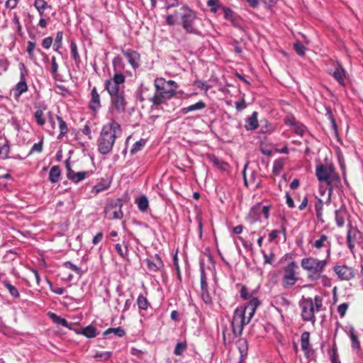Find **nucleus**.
I'll return each instance as SVG.
<instances>
[{
	"instance_id": "f257e3e1",
	"label": "nucleus",
	"mask_w": 363,
	"mask_h": 363,
	"mask_svg": "<svg viewBox=\"0 0 363 363\" xmlns=\"http://www.w3.org/2000/svg\"><path fill=\"white\" fill-rule=\"evenodd\" d=\"M257 294L255 290L250 291L245 286H242L240 297L243 300H248V303L245 306L236 308L234 311L231 327L235 336H240L242 333L244 326L250 323L256 309L261 304Z\"/></svg>"
},
{
	"instance_id": "f03ea898",
	"label": "nucleus",
	"mask_w": 363,
	"mask_h": 363,
	"mask_svg": "<svg viewBox=\"0 0 363 363\" xmlns=\"http://www.w3.org/2000/svg\"><path fill=\"white\" fill-rule=\"evenodd\" d=\"M122 130L121 125L115 121L104 125L98 139V150L102 155H107L111 152L116 139L121 136Z\"/></svg>"
},
{
	"instance_id": "7ed1b4c3",
	"label": "nucleus",
	"mask_w": 363,
	"mask_h": 363,
	"mask_svg": "<svg viewBox=\"0 0 363 363\" xmlns=\"http://www.w3.org/2000/svg\"><path fill=\"white\" fill-rule=\"evenodd\" d=\"M315 175L319 182H326L329 197L331 196L334 188H340L342 186L340 177L335 172V168L332 164H319L316 165Z\"/></svg>"
},
{
	"instance_id": "20e7f679",
	"label": "nucleus",
	"mask_w": 363,
	"mask_h": 363,
	"mask_svg": "<svg viewBox=\"0 0 363 363\" xmlns=\"http://www.w3.org/2000/svg\"><path fill=\"white\" fill-rule=\"evenodd\" d=\"M300 307L302 320L314 324L316 321L315 313L319 312L323 308V298L317 295L314 298H304L300 303Z\"/></svg>"
},
{
	"instance_id": "39448f33",
	"label": "nucleus",
	"mask_w": 363,
	"mask_h": 363,
	"mask_svg": "<svg viewBox=\"0 0 363 363\" xmlns=\"http://www.w3.org/2000/svg\"><path fill=\"white\" fill-rule=\"evenodd\" d=\"M327 257L325 259H319L313 257H303L301 261L302 269L308 272L307 278L310 281H315V276L323 273L326 266L328 264Z\"/></svg>"
},
{
	"instance_id": "423d86ee",
	"label": "nucleus",
	"mask_w": 363,
	"mask_h": 363,
	"mask_svg": "<svg viewBox=\"0 0 363 363\" xmlns=\"http://www.w3.org/2000/svg\"><path fill=\"white\" fill-rule=\"evenodd\" d=\"M182 9L184 11L181 16V24L183 29L188 33L201 36L202 33L196 26V22L201 20L197 17L196 13L186 6H182Z\"/></svg>"
},
{
	"instance_id": "0eeeda50",
	"label": "nucleus",
	"mask_w": 363,
	"mask_h": 363,
	"mask_svg": "<svg viewBox=\"0 0 363 363\" xmlns=\"http://www.w3.org/2000/svg\"><path fill=\"white\" fill-rule=\"evenodd\" d=\"M311 247L315 249V254L325 251L326 257L330 259L332 253V241L330 238L324 233H320L308 240Z\"/></svg>"
},
{
	"instance_id": "6e6552de",
	"label": "nucleus",
	"mask_w": 363,
	"mask_h": 363,
	"mask_svg": "<svg viewBox=\"0 0 363 363\" xmlns=\"http://www.w3.org/2000/svg\"><path fill=\"white\" fill-rule=\"evenodd\" d=\"M298 266L294 260H291L284 267V276L281 284L284 289L293 286L298 280Z\"/></svg>"
},
{
	"instance_id": "1a4fd4ad",
	"label": "nucleus",
	"mask_w": 363,
	"mask_h": 363,
	"mask_svg": "<svg viewBox=\"0 0 363 363\" xmlns=\"http://www.w3.org/2000/svg\"><path fill=\"white\" fill-rule=\"evenodd\" d=\"M161 83L162 81H154L155 91L150 99L152 105L155 106L164 104L167 100L172 98V92L164 91V86Z\"/></svg>"
},
{
	"instance_id": "9d476101",
	"label": "nucleus",
	"mask_w": 363,
	"mask_h": 363,
	"mask_svg": "<svg viewBox=\"0 0 363 363\" xmlns=\"http://www.w3.org/2000/svg\"><path fill=\"white\" fill-rule=\"evenodd\" d=\"M82 270L79 267L73 264L71 262H65L62 264L60 275L62 280L65 281H72L78 279L82 275Z\"/></svg>"
},
{
	"instance_id": "9b49d317",
	"label": "nucleus",
	"mask_w": 363,
	"mask_h": 363,
	"mask_svg": "<svg viewBox=\"0 0 363 363\" xmlns=\"http://www.w3.org/2000/svg\"><path fill=\"white\" fill-rule=\"evenodd\" d=\"M122 206L123 203L120 199L111 200L105 207V216L109 220L121 219L123 216Z\"/></svg>"
},
{
	"instance_id": "f8f14e48",
	"label": "nucleus",
	"mask_w": 363,
	"mask_h": 363,
	"mask_svg": "<svg viewBox=\"0 0 363 363\" xmlns=\"http://www.w3.org/2000/svg\"><path fill=\"white\" fill-rule=\"evenodd\" d=\"M328 73L337 81L341 87H346L348 74L340 62L335 61L334 62V69L330 70Z\"/></svg>"
},
{
	"instance_id": "ddd939ff",
	"label": "nucleus",
	"mask_w": 363,
	"mask_h": 363,
	"mask_svg": "<svg viewBox=\"0 0 363 363\" xmlns=\"http://www.w3.org/2000/svg\"><path fill=\"white\" fill-rule=\"evenodd\" d=\"M20 69V81L14 87V96L19 97L23 93L28 91V85L26 80V76L28 74V70L26 69L23 63L19 65Z\"/></svg>"
},
{
	"instance_id": "4468645a",
	"label": "nucleus",
	"mask_w": 363,
	"mask_h": 363,
	"mask_svg": "<svg viewBox=\"0 0 363 363\" xmlns=\"http://www.w3.org/2000/svg\"><path fill=\"white\" fill-rule=\"evenodd\" d=\"M333 270L338 279L342 281H350L356 275V270L345 264L336 265L333 267Z\"/></svg>"
},
{
	"instance_id": "2eb2a0df",
	"label": "nucleus",
	"mask_w": 363,
	"mask_h": 363,
	"mask_svg": "<svg viewBox=\"0 0 363 363\" xmlns=\"http://www.w3.org/2000/svg\"><path fill=\"white\" fill-rule=\"evenodd\" d=\"M201 296L203 302L206 304H210L212 302L211 296L208 291L207 277L204 270L203 264L201 263Z\"/></svg>"
},
{
	"instance_id": "dca6fc26",
	"label": "nucleus",
	"mask_w": 363,
	"mask_h": 363,
	"mask_svg": "<svg viewBox=\"0 0 363 363\" xmlns=\"http://www.w3.org/2000/svg\"><path fill=\"white\" fill-rule=\"evenodd\" d=\"M349 216L350 214L345 205H341L338 209L335 211V220L337 226L338 228L343 227Z\"/></svg>"
},
{
	"instance_id": "f3484780",
	"label": "nucleus",
	"mask_w": 363,
	"mask_h": 363,
	"mask_svg": "<svg viewBox=\"0 0 363 363\" xmlns=\"http://www.w3.org/2000/svg\"><path fill=\"white\" fill-rule=\"evenodd\" d=\"M111 104L118 113H123L125 110L126 101L124 97V92L117 94L111 96Z\"/></svg>"
},
{
	"instance_id": "a211bd4d",
	"label": "nucleus",
	"mask_w": 363,
	"mask_h": 363,
	"mask_svg": "<svg viewBox=\"0 0 363 363\" xmlns=\"http://www.w3.org/2000/svg\"><path fill=\"white\" fill-rule=\"evenodd\" d=\"M67 177L74 183H78L85 178V172H74L72 168L69 160L65 161Z\"/></svg>"
},
{
	"instance_id": "6ab92c4d",
	"label": "nucleus",
	"mask_w": 363,
	"mask_h": 363,
	"mask_svg": "<svg viewBox=\"0 0 363 363\" xmlns=\"http://www.w3.org/2000/svg\"><path fill=\"white\" fill-rule=\"evenodd\" d=\"M146 263L148 269L152 272H157L164 267L163 262L158 254H155L151 258L147 259Z\"/></svg>"
},
{
	"instance_id": "aec40b11",
	"label": "nucleus",
	"mask_w": 363,
	"mask_h": 363,
	"mask_svg": "<svg viewBox=\"0 0 363 363\" xmlns=\"http://www.w3.org/2000/svg\"><path fill=\"white\" fill-rule=\"evenodd\" d=\"M345 333L350 337L352 342V347L354 350L360 348V342L358 340L357 335H356V330L352 325H346L344 328Z\"/></svg>"
},
{
	"instance_id": "412c9836",
	"label": "nucleus",
	"mask_w": 363,
	"mask_h": 363,
	"mask_svg": "<svg viewBox=\"0 0 363 363\" xmlns=\"http://www.w3.org/2000/svg\"><path fill=\"white\" fill-rule=\"evenodd\" d=\"M347 240H350L354 242H360L362 233L356 227H353L351 222L347 225Z\"/></svg>"
},
{
	"instance_id": "4be33fe9",
	"label": "nucleus",
	"mask_w": 363,
	"mask_h": 363,
	"mask_svg": "<svg viewBox=\"0 0 363 363\" xmlns=\"http://www.w3.org/2000/svg\"><path fill=\"white\" fill-rule=\"evenodd\" d=\"M155 81H162L161 84L164 86V91H172V97L176 94L177 89L179 87L177 83L174 80H165L164 78H157Z\"/></svg>"
},
{
	"instance_id": "5701e85b",
	"label": "nucleus",
	"mask_w": 363,
	"mask_h": 363,
	"mask_svg": "<svg viewBox=\"0 0 363 363\" xmlns=\"http://www.w3.org/2000/svg\"><path fill=\"white\" fill-rule=\"evenodd\" d=\"M258 113L257 111H254L251 116H248L245 119L246 124L245 128L247 130H255L259 127V122L257 119Z\"/></svg>"
},
{
	"instance_id": "b1692460",
	"label": "nucleus",
	"mask_w": 363,
	"mask_h": 363,
	"mask_svg": "<svg viewBox=\"0 0 363 363\" xmlns=\"http://www.w3.org/2000/svg\"><path fill=\"white\" fill-rule=\"evenodd\" d=\"M123 55L134 69L138 67V61L140 57L137 52L133 50H127L126 51L123 52Z\"/></svg>"
},
{
	"instance_id": "393cba45",
	"label": "nucleus",
	"mask_w": 363,
	"mask_h": 363,
	"mask_svg": "<svg viewBox=\"0 0 363 363\" xmlns=\"http://www.w3.org/2000/svg\"><path fill=\"white\" fill-rule=\"evenodd\" d=\"M33 6L40 17L45 16V11L46 9H51V6L45 0H35Z\"/></svg>"
},
{
	"instance_id": "a878e982",
	"label": "nucleus",
	"mask_w": 363,
	"mask_h": 363,
	"mask_svg": "<svg viewBox=\"0 0 363 363\" xmlns=\"http://www.w3.org/2000/svg\"><path fill=\"white\" fill-rule=\"evenodd\" d=\"M211 162L213 164L223 172H228L230 165L223 160L213 155L210 158Z\"/></svg>"
},
{
	"instance_id": "bb28decb",
	"label": "nucleus",
	"mask_w": 363,
	"mask_h": 363,
	"mask_svg": "<svg viewBox=\"0 0 363 363\" xmlns=\"http://www.w3.org/2000/svg\"><path fill=\"white\" fill-rule=\"evenodd\" d=\"M261 212L259 211V203L251 208L247 219L251 223H256L259 220Z\"/></svg>"
},
{
	"instance_id": "cd10ccee",
	"label": "nucleus",
	"mask_w": 363,
	"mask_h": 363,
	"mask_svg": "<svg viewBox=\"0 0 363 363\" xmlns=\"http://www.w3.org/2000/svg\"><path fill=\"white\" fill-rule=\"evenodd\" d=\"M301 346L302 350L307 355L309 350L311 349L310 345V333L308 332H303L301 336Z\"/></svg>"
},
{
	"instance_id": "c85d7f7f",
	"label": "nucleus",
	"mask_w": 363,
	"mask_h": 363,
	"mask_svg": "<svg viewBox=\"0 0 363 363\" xmlns=\"http://www.w3.org/2000/svg\"><path fill=\"white\" fill-rule=\"evenodd\" d=\"M0 281L3 286L9 291L10 295L12 297L14 298H18L20 297V294L17 288L12 285L7 279H0Z\"/></svg>"
},
{
	"instance_id": "c756f323",
	"label": "nucleus",
	"mask_w": 363,
	"mask_h": 363,
	"mask_svg": "<svg viewBox=\"0 0 363 363\" xmlns=\"http://www.w3.org/2000/svg\"><path fill=\"white\" fill-rule=\"evenodd\" d=\"M105 86L111 96L123 92V90H121L119 84H115L109 79L106 82Z\"/></svg>"
},
{
	"instance_id": "7c9ffc66",
	"label": "nucleus",
	"mask_w": 363,
	"mask_h": 363,
	"mask_svg": "<svg viewBox=\"0 0 363 363\" xmlns=\"http://www.w3.org/2000/svg\"><path fill=\"white\" fill-rule=\"evenodd\" d=\"M70 51L72 57L75 61L77 66L80 69V67L83 66V64L78 53L77 45L73 40L70 41Z\"/></svg>"
},
{
	"instance_id": "2f4dec72",
	"label": "nucleus",
	"mask_w": 363,
	"mask_h": 363,
	"mask_svg": "<svg viewBox=\"0 0 363 363\" xmlns=\"http://www.w3.org/2000/svg\"><path fill=\"white\" fill-rule=\"evenodd\" d=\"M206 107V104L202 101H198L194 104L189 105L186 107H183L181 110L182 113L184 114H186L189 112L198 111V110H202Z\"/></svg>"
},
{
	"instance_id": "473e14b6",
	"label": "nucleus",
	"mask_w": 363,
	"mask_h": 363,
	"mask_svg": "<svg viewBox=\"0 0 363 363\" xmlns=\"http://www.w3.org/2000/svg\"><path fill=\"white\" fill-rule=\"evenodd\" d=\"M61 171L57 165L51 167L49 172V180L51 183H57L60 180Z\"/></svg>"
},
{
	"instance_id": "72a5a7b5",
	"label": "nucleus",
	"mask_w": 363,
	"mask_h": 363,
	"mask_svg": "<svg viewBox=\"0 0 363 363\" xmlns=\"http://www.w3.org/2000/svg\"><path fill=\"white\" fill-rule=\"evenodd\" d=\"M100 96L95 88L92 89V113L96 114L101 108Z\"/></svg>"
},
{
	"instance_id": "f704fd0d",
	"label": "nucleus",
	"mask_w": 363,
	"mask_h": 363,
	"mask_svg": "<svg viewBox=\"0 0 363 363\" xmlns=\"http://www.w3.org/2000/svg\"><path fill=\"white\" fill-rule=\"evenodd\" d=\"M135 203L141 212L147 211L149 207V201L147 197L145 195H142L139 198L136 199Z\"/></svg>"
},
{
	"instance_id": "c9c22d12",
	"label": "nucleus",
	"mask_w": 363,
	"mask_h": 363,
	"mask_svg": "<svg viewBox=\"0 0 363 363\" xmlns=\"http://www.w3.org/2000/svg\"><path fill=\"white\" fill-rule=\"evenodd\" d=\"M238 347L240 354V362L247 354L248 344L246 339H240L238 341Z\"/></svg>"
},
{
	"instance_id": "e433bc0d",
	"label": "nucleus",
	"mask_w": 363,
	"mask_h": 363,
	"mask_svg": "<svg viewBox=\"0 0 363 363\" xmlns=\"http://www.w3.org/2000/svg\"><path fill=\"white\" fill-rule=\"evenodd\" d=\"M48 315L53 321V323L65 328H69V323L66 319L61 318L60 316H58L57 314L52 312H49Z\"/></svg>"
},
{
	"instance_id": "4c0bfd02",
	"label": "nucleus",
	"mask_w": 363,
	"mask_h": 363,
	"mask_svg": "<svg viewBox=\"0 0 363 363\" xmlns=\"http://www.w3.org/2000/svg\"><path fill=\"white\" fill-rule=\"evenodd\" d=\"M111 333H113L117 337H122L125 336V331L121 327L109 328L103 333V335L107 336Z\"/></svg>"
},
{
	"instance_id": "58836bf2",
	"label": "nucleus",
	"mask_w": 363,
	"mask_h": 363,
	"mask_svg": "<svg viewBox=\"0 0 363 363\" xmlns=\"http://www.w3.org/2000/svg\"><path fill=\"white\" fill-rule=\"evenodd\" d=\"M56 118L59 123V128H60V134L57 136L58 139L62 138L65 135H66L68 132V128L67 123L62 119V117L57 116Z\"/></svg>"
},
{
	"instance_id": "ea45409f",
	"label": "nucleus",
	"mask_w": 363,
	"mask_h": 363,
	"mask_svg": "<svg viewBox=\"0 0 363 363\" xmlns=\"http://www.w3.org/2000/svg\"><path fill=\"white\" fill-rule=\"evenodd\" d=\"M137 305L140 310L146 311L150 304L145 296L140 294L137 298Z\"/></svg>"
},
{
	"instance_id": "a19ab883",
	"label": "nucleus",
	"mask_w": 363,
	"mask_h": 363,
	"mask_svg": "<svg viewBox=\"0 0 363 363\" xmlns=\"http://www.w3.org/2000/svg\"><path fill=\"white\" fill-rule=\"evenodd\" d=\"M274 301L279 306L287 309L291 305V302L283 295L275 297Z\"/></svg>"
},
{
	"instance_id": "79ce46f5",
	"label": "nucleus",
	"mask_w": 363,
	"mask_h": 363,
	"mask_svg": "<svg viewBox=\"0 0 363 363\" xmlns=\"http://www.w3.org/2000/svg\"><path fill=\"white\" fill-rule=\"evenodd\" d=\"M274 130V126L267 120L264 119L260 121V130L262 133H269Z\"/></svg>"
},
{
	"instance_id": "37998d69",
	"label": "nucleus",
	"mask_w": 363,
	"mask_h": 363,
	"mask_svg": "<svg viewBox=\"0 0 363 363\" xmlns=\"http://www.w3.org/2000/svg\"><path fill=\"white\" fill-rule=\"evenodd\" d=\"M323 208V202L322 199H316V201L315 203V210L317 218L320 221H323L322 219Z\"/></svg>"
},
{
	"instance_id": "c03bdc74",
	"label": "nucleus",
	"mask_w": 363,
	"mask_h": 363,
	"mask_svg": "<svg viewBox=\"0 0 363 363\" xmlns=\"http://www.w3.org/2000/svg\"><path fill=\"white\" fill-rule=\"evenodd\" d=\"M111 184V182L108 180H103L101 182L96 184L92 189V191H94L96 193H99L101 191L107 189Z\"/></svg>"
},
{
	"instance_id": "a18cd8bd",
	"label": "nucleus",
	"mask_w": 363,
	"mask_h": 363,
	"mask_svg": "<svg viewBox=\"0 0 363 363\" xmlns=\"http://www.w3.org/2000/svg\"><path fill=\"white\" fill-rule=\"evenodd\" d=\"M291 130L296 135L303 137L306 132V127L301 123L297 122L296 124L292 127Z\"/></svg>"
},
{
	"instance_id": "49530a36",
	"label": "nucleus",
	"mask_w": 363,
	"mask_h": 363,
	"mask_svg": "<svg viewBox=\"0 0 363 363\" xmlns=\"http://www.w3.org/2000/svg\"><path fill=\"white\" fill-rule=\"evenodd\" d=\"M35 121L38 125L43 126L45 123V118L42 109H37L34 113Z\"/></svg>"
},
{
	"instance_id": "de8ad7c7",
	"label": "nucleus",
	"mask_w": 363,
	"mask_h": 363,
	"mask_svg": "<svg viewBox=\"0 0 363 363\" xmlns=\"http://www.w3.org/2000/svg\"><path fill=\"white\" fill-rule=\"evenodd\" d=\"M62 38H63V32L57 31L56 33V37L54 43L53 49L56 52H59V50L62 46Z\"/></svg>"
},
{
	"instance_id": "09e8293b",
	"label": "nucleus",
	"mask_w": 363,
	"mask_h": 363,
	"mask_svg": "<svg viewBox=\"0 0 363 363\" xmlns=\"http://www.w3.org/2000/svg\"><path fill=\"white\" fill-rule=\"evenodd\" d=\"M111 352H95L92 353V357H94L97 361H106L111 357Z\"/></svg>"
},
{
	"instance_id": "8fccbe9b",
	"label": "nucleus",
	"mask_w": 363,
	"mask_h": 363,
	"mask_svg": "<svg viewBox=\"0 0 363 363\" xmlns=\"http://www.w3.org/2000/svg\"><path fill=\"white\" fill-rule=\"evenodd\" d=\"M145 143L146 141L144 139H140V140L135 142L130 149V153L132 155H134L138 152L140 151L143 149V147L145 145Z\"/></svg>"
},
{
	"instance_id": "3c124183",
	"label": "nucleus",
	"mask_w": 363,
	"mask_h": 363,
	"mask_svg": "<svg viewBox=\"0 0 363 363\" xmlns=\"http://www.w3.org/2000/svg\"><path fill=\"white\" fill-rule=\"evenodd\" d=\"M113 66L115 72H122L124 65L121 57H115L113 60Z\"/></svg>"
},
{
	"instance_id": "603ef678",
	"label": "nucleus",
	"mask_w": 363,
	"mask_h": 363,
	"mask_svg": "<svg viewBox=\"0 0 363 363\" xmlns=\"http://www.w3.org/2000/svg\"><path fill=\"white\" fill-rule=\"evenodd\" d=\"M109 80L112 81L115 84L121 85L125 82V76L123 74L122 72H115L113 77Z\"/></svg>"
},
{
	"instance_id": "864d4df0",
	"label": "nucleus",
	"mask_w": 363,
	"mask_h": 363,
	"mask_svg": "<svg viewBox=\"0 0 363 363\" xmlns=\"http://www.w3.org/2000/svg\"><path fill=\"white\" fill-rule=\"evenodd\" d=\"M50 73L52 76L57 79V71H58V65L56 61V58L55 56L51 57V67H50Z\"/></svg>"
},
{
	"instance_id": "5fc2aeb1",
	"label": "nucleus",
	"mask_w": 363,
	"mask_h": 363,
	"mask_svg": "<svg viewBox=\"0 0 363 363\" xmlns=\"http://www.w3.org/2000/svg\"><path fill=\"white\" fill-rule=\"evenodd\" d=\"M35 45V43L33 41H28L27 43L26 52L28 55V57L30 60H33L35 58L34 50Z\"/></svg>"
},
{
	"instance_id": "6e6d98bb",
	"label": "nucleus",
	"mask_w": 363,
	"mask_h": 363,
	"mask_svg": "<svg viewBox=\"0 0 363 363\" xmlns=\"http://www.w3.org/2000/svg\"><path fill=\"white\" fill-rule=\"evenodd\" d=\"M186 349V342H177L174 347V354L175 355H182Z\"/></svg>"
},
{
	"instance_id": "4d7b16f0",
	"label": "nucleus",
	"mask_w": 363,
	"mask_h": 363,
	"mask_svg": "<svg viewBox=\"0 0 363 363\" xmlns=\"http://www.w3.org/2000/svg\"><path fill=\"white\" fill-rule=\"evenodd\" d=\"M320 280L321 284L324 286H330L331 285V281L330 279L325 274H323V273H320V275L315 276V280L314 281H317Z\"/></svg>"
},
{
	"instance_id": "13d9d810",
	"label": "nucleus",
	"mask_w": 363,
	"mask_h": 363,
	"mask_svg": "<svg viewBox=\"0 0 363 363\" xmlns=\"http://www.w3.org/2000/svg\"><path fill=\"white\" fill-rule=\"evenodd\" d=\"M294 48L298 55L303 56L305 54L306 48L300 41L294 43Z\"/></svg>"
},
{
	"instance_id": "bf43d9fd",
	"label": "nucleus",
	"mask_w": 363,
	"mask_h": 363,
	"mask_svg": "<svg viewBox=\"0 0 363 363\" xmlns=\"http://www.w3.org/2000/svg\"><path fill=\"white\" fill-rule=\"evenodd\" d=\"M194 84L201 90L206 93L211 87V86L205 81L196 80Z\"/></svg>"
},
{
	"instance_id": "052dcab7",
	"label": "nucleus",
	"mask_w": 363,
	"mask_h": 363,
	"mask_svg": "<svg viewBox=\"0 0 363 363\" xmlns=\"http://www.w3.org/2000/svg\"><path fill=\"white\" fill-rule=\"evenodd\" d=\"M207 6L211 8V11L214 13L218 11L219 8L222 7L219 4L218 0H208L207 1Z\"/></svg>"
},
{
	"instance_id": "680f3d73",
	"label": "nucleus",
	"mask_w": 363,
	"mask_h": 363,
	"mask_svg": "<svg viewBox=\"0 0 363 363\" xmlns=\"http://www.w3.org/2000/svg\"><path fill=\"white\" fill-rule=\"evenodd\" d=\"M116 250L118 252V254L123 258H126L128 256V247L125 246L123 247L121 244L118 243L115 246Z\"/></svg>"
},
{
	"instance_id": "e2e57ef3",
	"label": "nucleus",
	"mask_w": 363,
	"mask_h": 363,
	"mask_svg": "<svg viewBox=\"0 0 363 363\" xmlns=\"http://www.w3.org/2000/svg\"><path fill=\"white\" fill-rule=\"evenodd\" d=\"M221 9L223 12L225 19L228 21L233 20L234 16H235V13L229 8L227 7H221Z\"/></svg>"
},
{
	"instance_id": "0e129e2a",
	"label": "nucleus",
	"mask_w": 363,
	"mask_h": 363,
	"mask_svg": "<svg viewBox=\"0 0 363 363\" xmlns=\"http://www.w3.org/2000/svg\"><path fill=\"white\" fill-rule=\"evenodd\" d=\"M298 121L292 115H288L284 118V123L286 125L289 126L291 128L294 127Z\"/></svg>"
},
{
	"instance_id": "69168bd1",
	"label": "nucleus",
	"mask_w": 363,
	"mask_h": 363,
	"mask_svg": "<svg viewBox=\"0 0 363 363\" xmlns=\"http://www.w3.org/2000/svg\"><path fill=\"white\" fill-rule=\"evenodd\" d=\"M348 307L349 305L347 303H342L338 306L337 312L341 318H343L345 315Z\"/></svg>"
},
{
	"instance_id": "338daca9",
	"label": "nucleus",
	"mask_w": 363,
	"mask_h": 363,
	"mask_svg": "<svg viewBox=\"0 0 363 363\" xmlns=\"http://www.w3.org/2000/svg\"><path fill=\"white\" fill-rule=\"evenodd\" d=\"M9 63L7 60L3 56H0V75L8 69Z\"/></svg>"
},
{
	"instance_id": "774afa93",
	"label": "nucleus",
	"mask_w": 363,
	"mask_h": 363,
	"mask_svg": "<svg viewBox=\"0 0 363 363\" xmlns=\"http://www.w3.org/2000/svg\"><path fill=\"white\" fill-rule=\"evenodd\" d=\"M264 257V262L265 264H272L274 261V255L272 252H270L269 254H267L264 251H262Z\"/></svg>"
}]
</instances>
